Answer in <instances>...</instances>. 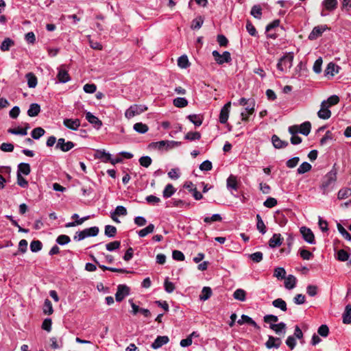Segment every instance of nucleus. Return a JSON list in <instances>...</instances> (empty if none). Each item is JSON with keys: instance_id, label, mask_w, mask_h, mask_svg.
Returning a JSON list of instances; mask_svg holds the SVG:
<instances>
[{"instance_id": "3c124183", "label": "nucleus", "mask_w": 351, "mask_h": 351, "mask_svg": "<svg viewBox=\"0 0 351 351\" xmlns=\"http://www.w3.org/2000/svg\"><path fill=\"white\" fill-rule=\"evenodd\" d=\"M285 275H286V271H285V268L276 267L274 269V276H275L278 279L282 280V279L285 278Z\"/></svg>"}, {"instance_id": "e433bc0d", "label": "nucleus", "mask_w": 351, "mask_h": 351, "mask_svg": "<svg viewBox=\"0 0 351 351\" xmlns=\"http://www.w3.org/2000/svg\"><path fill=\"white\" fill-rule=\"evenodd\" d=\"M272 305L275 308H280L282 311H286L287 310V303L282 298H278V299L274 300L272 302Z\"/></svg>"}, {"instance_id": "0eeeda50", "label": "nucleus", "mask_w": 351, "mask_h": 351, "mask_svg": "<svg viewBox=\"0 0 351 351\" xmlns=\"http://www.w3.org/2000/svg\"><path fill=\"white\" fill-rule=\"evenodd\" d=\"M129 294H130V288L125 285H119L117 287V291L115 294L116 301L121 302Z\"/></svg>"}, {"instance_id": "423d86ee", "label": "nucleus", "mask_w": 351, "mask_h": 351, "mask_svg": "<svg viewBox=\"0 0 351 351\" xmlns=\"http://www.w3.org/2000/svg\"><path fill=\"white\" fill-rule=\"evenodd\" d=\"M300 232L302 235L304 240L309 244H315V236L312 230L305 226H302L300 229Z\"/></svg>"}, {"instance_id": "aec40b11", "label": "nucleus", "mask_w": 351, "mask_h": 351, "mask_svg": "<svg viewBox=\"0 0 351 351\" xmlns=\"http://www.w3.org/2000/svg\"><path fill=\"white\" fill-rule=\"evenodd\" d=\"M238 324L242 325L244 323L248 324L256 329H259V326L250 317L246 315H242L240 319L237 321Z\"/></svg>"}, {"instance_id": "49530a36", "label": "nucleus", "mask_w": 351, "mask_h": 351, "mask_svg": "<svg viewBox=\"0 0 351 351\" xmlns=\"http://www.w3.org/2000/svg\"><path fill=\"white\" fill-rule=\"evenodd\" d=\"M53 312V310L51 301L49 299H46L43 305V313L45 314L51 315Z\"/></svg>"}, {"instance_id": "ea45409f", "label": "nucleus", "mask_w": 351, "mask_h": 351, "mask_svg": "<svg viewBox=\"0 0 351 351\" xmlns=\"http://www.w3.org/2000/svg\"><path fill=\"white\" fill-rule=\"evenodd\" d=\"M133 128L136 132L140 134H145L149 130V128L146 124L141 122L135 123L133 126Z\"/></svg>"}, {"instance_id": "72a5a7b5", "label": "nucleus", "mask_w": 351, "mask_h": 351, "mask_svg": "<svg viewBox=\"0 0 351 351\" xmlns=\"http://www.w3.org/2000/svg\"><path fill=\"white\" fill-rule=\"evenodd\" d=\"M299 128V132L304 136L308 135L311 129V124L309 121H305L302 123Z\"/></svg>"}, {"instance_id": "2eb2a0df", "label": "nucleus", "mask_w": 351, "mask_h": 351, "mask_svg": "<svg viewBox=\"0 0 351 351\" xmlns=\"http://www.w3.org/2000/svg\"><path fill=\"white\" fill-rule=\"evenodd\" d=\"M269 328L274 330L277 335L284 336L287 330V325L284 322L269 325Z\"/></svg>"}, {"instance_id": "69168bd1", "label": "nucleus", "mask_w": 351, "mask_h": 351, "mask_svg": "<svg viewBox=\"0 0 351 351\" xmlns=\"http://www.w3.org/2000/svg\"><path fill=\"white\" fill-rule=\"evenodd\" d=\"M317 332L320 336L323 337H326L329 333V328L327 325L322 324L319 327Z\"/></svg>"}, {"instance_id": "0e129e2a", "label": "nucleus", "mask_w": 351, "mask_h": 351, "mask_svg": "<svg viewBox=\"0 0 351 351\" xmlns=\"http://www.w3.org/2000/svg\"><path fill=\"white\" fill-rule=\"evenodd\" d=\"M8 132L12 134L21 136H25L27 134L25 129L23 128H10L8 130Z\"/></svg>"}, {"instance_id": "338daca9", "label": "nucleus", "mask_w": 351, "mask_h": 351, "mask_svg": "<svg viewBox=\"0 0 351 351\" xmlns=\"http://www.w3.org/2000/svg\"><path fill=\"white\" fill-rule=\"evenodd\" d=\"M203 23L204 20L201 16L196 18L192 21L191 28L194 29H198L202 27Z\"/></svg>"}, {"instance_id": "f257e3e1", "label": "nucleus", "mask_w": 351, "mask_h": 351, "mask_svg": "<svg viewBox=\"0 0 351 351\" xmlns=\"http://www.w3.org/2000/svg\"><path fill=\"white\" fill-rule=\"evenodd\" d=\"M337 180V173L335 171H329L322 179L320 189L324 195L328 194L334 188Z\"/></svg>"}, {"instance_id": "7c9ffc66", "label": "nucleus", "mask_w": 351, "mask_h": 351, "mask_svg": "<svg viewBox=\"0 0 351 351\" xmlns=\"http://www.w3.org/2000/svg\"><path fill=\"white\" fill-rule=\"evenodd\" d=\"M95 156L104 162H107L111 160V154L106 152L105 150H97Z\"/></svg>"}, {"instance_id": "79ce46f5", "label": "nucleus", "mask_w": 351, "mask_h": 351, "mask_svg": "<svg viewBox=\"0 0 351 351\" xmlns=\"http://www.w3.org/2000/svg\"><path fill=\"white\" fill-rule=\"evenodd\" d=\"M45 131L43 128H42L40 127H38V128H34L32 131L31 136L34 139L38 140L41 136H43L45 134Z\"/></svg>"}, {"instance_id": "393cba45", "label": "nucleus", "mask_w": 351, "mask_h": 351, "mask_svg": "<svg viewBox=\"0 0 351 351\" xmlns=\"http://www.w3.org/2000/svg\"><path fill=\"white\" fill-rule=\"evenodd\" d=\"M350 256V254L348 252H346V250H339L337 252V258L338 261H342V262H344V261H349L348 264L349 265H351V258L349 259Z\"/></svg>"}, {"instance_id": "412c9836", "label": "nucleus", "mask_w": 351, "mask_h": 351, "mask_svg": "<svg viewBox=\"0 0 351 351\" xmlns=\"http://www.w3.org/2000/svg\"><path fill=\"white\" fill-rule=\"evenodd\" d=\"M322 5L327 11L332 12L337 8L338 1L337 0H324Z\"/></svg>"}, {"instance_id": "dca6fc26", "label": "nucleus", "mask_w": 351, "mask_h": 351, "mask_svg": "<svg viewBox=\"0 0 351 351\" xmlns=\"http://www.w3.org/2000/svg\"><path fill=\"white\" fill-rule=\"evenodd\" d=\"M340 67L333 62H330L324 71L325 75L327 77H333L335 74L338 73Z\"/></svg>"}, {"instance_id": "cd10ccee", "label": "nucleus", "mask_w": 351, "mask_h": 351, "mask_svg": "<svg viewBox=\"0 0 351 351\" xmlns=\"http://www.w3.org/2000/svg\"><path fill=\"white\" fill-rule=\"evenodd\" d=\"M30 171L31 169L29 164L21 162L19 165L17 173H19V175L24 174L27 176L30 173Z\"/></svg>"}, {"instance_id": "f03ea898", "label": "nucleus", "mask_w": 351, "mask_h": 351, "mask_svg": "<svg viewBox=\"0 0 351 351\" xmlns=\"http://www.w3.org/2000/svg\"><path fill=\"white\" fill-rule=\"evenodd\" d=\"M293 54L287 53L281 57L277 64V69L282 72H287L293 65Z\"/></svg>"}, {"instance_id": "13d9d810", "label": "nucleus", "mask_w": 351, "mask_h": 351, "mask_svg": "<svg viewBox=\"0 0 351 351\" xmlns=\"http://www.w3.org/2000/svg\"><path fill=\"white\" fill-rule=\"evenodd\" d=\"M178 65L182 69L187 68L189 65V60L186 56H182L178 60Z\"/></svg>"}, {"instance_id": "39448f33", "label": "nucleus", "mask_w": 351, "mask_h": 351, "mask_svg": "<svg viewBox=\"0 0 351 351\" xmlns=\"http://www.w3.org/2000/svg\"><path fill=\"white\" fill-rule=\"evenodd\" d=\"M212 55L213 56L215 60L218 64L228 63L232 60L230 53L228 51H226L222 54H220L217 50H214L212 52Z\"/></svg>"}, {"instance_id": "052dcab7", "label": "nucleus", "mask_w": 351, "mask_h": 351, "mask_svg": "<svg viewBox=\"0 0 351 351\" xmlns=\"http://www.w3.org/2000/svg\"><path fill=\"white\" fill-rule=\"evenodd\" d=\"M339 98L337 95H332L328 98L327 100H324L322 102H326V106L331 107L332 106L336 105L339 103Z\"/></svg>"}, {"instance_id": "a18cd8bd", "label": "nucleus", "mask_w": 351, "mask_h": 351, "mask_svg": "<svg viewBox=\"0 0 351 351\" xmlns=\"http://www.w3.org/2000/svg\"><path fill=\"white\" fill-rule=\"evenodd\" d=\"M43 244L39 240L32 241L30 243V250L32 252H38L41 250Z\"/></svg>"}, {"instance_id": "ddd939ff", "label": "nucleus", "mask_w": 351, "mask_h": 351, "mask_svg": "<svg viewBox=\"0 0 351 351\" xmlns=\"http://www.w3.org/2000/svg\"><path fill=\"white\" fill-rule=\"evenodd\" d=\"M57 78L60 83H66L71 80L68 71L64 68V66H61L58 69Z\"/></svg>"}, {"instance_id": "f3484780", "label": "nucleus", "mask_w": 351, "mask_h": 351, "mask_svg": "<svg viewBox=\"0 0 351 351\" xmlns=\"http://www.w3.org/2000/svg\"><path fill=\"white\" fill-rule=\"evenodd\" d=\"M282 341L280 338L269 336L268 340L265 343V346L268 349L280 348Z\"/></svg>"}, {"instance_id": "5fc2aeb1", "label": "nucleus", "mask_w": 351, "mask_h": 351, "mask_svg": "<svg viewBox=\"0 0 351 351\" xmlns=\"http://www.w3.org/2000/svg\"><path fill=\"white\" fill-rule=\"evenodd\" d=\"M222 217L219 214H213L211 217H206L204 219V221L206 223H210L214 221H221Z\"/></svg>"}, {"instance_id": "e2e57ef3", "label": "nucleus", "mask_w": 351, "mask_h": 351, "mask_svg": "<svg viewBox=\"0 0 351 351\" xmlns=\"http://www.w3.org/2000/svg\"><path fill=\"white\" fill-rule=\"evenodd\" d=\"M322 62L323 61L322 58H319L315 61L313 70L315 73L318 74L321 73Z\"/></svg>"}, {"instance_id": "a19ab883", "label": "nucleus", "mask_w": 351, "mask_h": 351, "mask_svg": "<svg viewBox=\"0 0 351 351\" xmlns=\"http://www.w3.org/2000/svg\"><path fill=\"white\" fill-rule=\"evenodd\" d=\"M173 104L177 108H184L188 105L189 102L184 97H176L173 99Z\"/></svg>"}, {"instance_id": "bf43d9fd", "label": "nucleus", "mask_w": 351, "mask_h": 351, "mask_svg": "<svg viewBox=\"0 0 351 351\" xmlns=\"http://www.w3.org/2000/svg\"><path fill=\"white\" fill-rule=\"evenodd\" d=\"M121 242L119 241H114L112 242H110L106 244V250L109 252L114 251L115 250H117L120 247Z\"/></svg>"}, {"instance_id": "603ef678", "label": "nucleus", "mask_w": 351, "mask_h": 351, "mask_svg": "<svg viewBox=\"0 0 351 351\" xmlns=\"http://www.w3.org/2000/svg\"><path fill=\"white\" fill-rule=\"evenodd\" d=\"M201 138V134L198 132H189L184 136V138L189 141L199 140Z\"/></svg>"}, {"instance_id": "37998d69", "label": "nucleus", "mask_w": 351, "mask_h": 351, "mask_svg": "<svg viewBox=\"0 0 351 351\" xmlns=\"http://www.w3.org/2000/svg\"><path fill=\"white\" fill-rule=\"evenodd\" d=\"M312 168L311 164L307 162H302L297 169V172L298 174H303L308 171H309Z\"/></svg>"}, {"instance_id": "a878e982", "label": "nucleus", "mask_w": 351, "mask_h": 351, "mask_svg": "<svg viewBox=\"0 0 351 351\" xmlns=\"http://www.w3.org/2000/svg\"><path fill=\"white\" fill-rule=\"evenodd\" d=\"M155 226L153 223H149L147 227L140 230L137 232L139 237H145L147 234L152 233L154 231Z\"/></svg>"}, {"instance_id": "9b49d317", "label": "nucleus", "mask_w": 351, "mask_h": 351, "mask_svg": "<svg viewBox=\"0 0 351 351\" xmlns=\"http://www.w3.org/2000/svg\"><path fill=\"white\" fill-rule=\"evenodd\" d=\"M63 124L68 129L76 131L80 126V121L78 119H64Z\"/></svg>"}, {"instance_id": "4468645a", "label": "nucleus", "mask_w": 351, "mask_h": 351, "mask_svg": "<svg viewBox=\"0 0 351 351\" xmlns=\"http://www.w3.org/2000/svg\"><path fill=\"white\" fill-rule=\"evenodd\" d=\"M169 341L167 336H158L154 341L151 345L152 348L154 350L158 349L162 346L167 344Z\"/></svg>"}, {"instance_id": "1a4fd4ad", "label": "nucleus", "mask_w": 351, "mask_h": 351, "mask_svg": "<svg viewBox=\"0 0 351 351\" xmlns=\"http://www.w3.org/2000/svg\"><path fill=\"white\" fill-rule=\"evenodd\" d=\"M74 146L75 144L73 142H66L64 138H60L58 140L56 148L59 149L64 152H66L71 150L73 147H74Z\"/></svg>"}, {"instance_id": "7ed1b4c3", "label": "nucleus", "mask_w": 351, "mask_h": 351, "mask_svg": "<svg viewBox=\"0 0 351 351\" xmlns=\"http://www.w3.org/2000/svg\"><path fill=\"white\" fill-rule=\"evenodd\" d=\"M99 231V228L97 226L86 228L82 231L77 232L74 237V239L81 241L88 237H95L98 234Z\"/></svg>"}, {"instance_id": "a211bd4d", "label": "nucleus", "mask_w": 351, "mask_h": 351, "mask_svg": "<svg viewBox=\"0 0 351 351\" xmlns=\"http://www.w3.org/2000/svg\"><path fill=\"white\" fill-rule=\"evenodd\" d=\"M271 142L274 147L276 149H282L288 146L289 143L287 141H282L277 135L274 134L271 136Z\"/></svg>"}, {"instance_id": "9d476101", "label": "nucleus", "mask_w": 351, "mask_h": 351, "mask_svg": "<svg viewBox=\"0 0 351 351\" xmlns=\"http://www.w3.org/2000/svg\"><path fill=\"white\" fill-rule=\"evenodd\" d=\"M328 29L326 25H318L315 27L308 35V39L313 40L321 36L322 34Z\"/></svg>"}, {"instance_id": "09e8293b", "label": "nucleus", "mask_w": 351, "mask_h": 351, "mask_svg": "<svg viewBox=\"0 0 351 351\" xmlns=\"http://www.w3.org/2000/svg\"><path fill=\"white\" fill-rule=\"evenodd\" d=\"M250 13L254 18L260 19L262 16V9L260 5H255L252 8Z\"/></svg>"}, {"instance_id": "de8ad7c7", "label": "nucleus", "mask_w": 351, "mask_h": 351, "mask_svg": "<svg viewBox=\"0 0 351 351\" xmlns=\"http://www.w3.org/2000/svg\"><path fill=\"white\" fill-rule=\"evenodd\" d=\"M117 233V228L114 226L107 225L105 226V235L108 237H114Z\"/></svg>"}, {"instance_id": "473e14b6", "label": "nucleus", "mask_w": 351, "mask_h": 351, "mask_svg": "<svg viewBox=\"0 0 351 351\" xmlns=\"http://www.w3.org/2000/svg\"><path fill=\"white\" fill-rule=\"evenodd\" d=\"M187 119L197 127L202 124L203 119L200 114H189Z\"/></svg>"}, {"instance_id": "c03bdc74", "label": "nucleus", "mask_w": 351, "mask_h": 351, "mask_svg": "<svg viewBox=\"0 0 351 351\" xmlns=\"http://www.w3.org/2000/svg\"><path fill=\"white\" fill-rule=\"evenodd\" d=\"M245 291L243 289H237L233 294L234 298L238 300L239 301H245Z\"/></svg>"}, {"instance_id": "20e7f679", "label": "nucleus", "mask_w": 351, "mask_h": 351, "mask_svg": "<svg viewBox=\"0 0 351 351\" xmlns=\"http://www.w3.org/2000/svg\"><path fill=\"white\" fill-rule=\"evenodd\" d=\"M147 110L145 105L134 104L131 106L125 112V117L127 119H131L136 115H138Z\"/></svg>"}, {"instance_id": "b1692460", "label": "nucleus", "mask_w": 351, "mask_h": 351, "mask_svg": "<svg viewBox=\"0 0 351 351\" xmlns=\"http://www.w3.org/2000/svg\"><path fill=\"white\" fill-rule=\"evenodd\" d=\"M296 282V278L294 276L290 274L287 278H285V287L289 290L293 289L295 287Z\"/></svg>"}, {"instance_id": "774afa93", "label": "nucleus", "mask_w": 351, "mask_h": 351, "mask_svg": "<svg viewBox=\"0 0 351 351\" xmlns=\"http://www.w3.org/2000/svg\"><path fill=\"white\" fill-rule=\"evenodd\" d=\"M127 209L123 206H117L113 213L115 215L125 216L127 215Z\"/></svg>"}, {"instance_id": "8fccbe9b", "label": "nucleus", "mask_w": 351, "mask_h": 351, "mask_svg": "<svg viewBox=\"0 0 351 351\" xmlns=\"http://www.w3.org/2000/svg\"><path fill=\"white\" fill-rule=\"evenodd\" d=\"M56 241L58 244L60 245H64L66 244H68L71 241V239L69 236L66 234H61L57 237Z\"/></svg>"}, {"instance_id": "f704fd0d", "label": "nucleus", "mask_w": 351, "mask_h": 351, "mask_svg": "<svg viewBox=\"0 0 351 351\" xmlns=\"http://www.w3.org/2000/svg\"><path fill=\"white\" fill-rule=\"evenodd\" d=\"M227 188L229 190L237 191V181L236 177L233 176H230L227 179Z\"/></svg>"}, {"instance_id": "58836bf2", "label": "nucleus", "mask_w": 351, "mask_h": 351, "mask_svg": "<svg viewBox=\"0 0 351 351\" xmlns=\"http://www.w3.org/2000/svg\"><path fill=\"white\" fill-rule=\"evenodd\" d=\"M351 196V189L350 188H343L340 189L337 194V198L339 199H344Z\"/></svg>"}, {"instance_id": "f8f14e48", "label": "nucleus", "mask_w": 351, "mask_h": 351, "mask_svg": "<svg viewBox=\"0 0 351 351\" xmlns=\"http://www.w3.org/2000/svg\"><path fill=\"white\" fill-rule=\"evenodd\" d=\"M317 116L322 119H328L331 117V112L326 102H322L321 108L317 112Z\"/></svg>"}, {"instance_id": "bb28decb", "label": "nucleus", "mask_w": 351, "mask_h": 351, "mask_svg": "<svg viewBox=\"0 0 351 351\" xmlns=\"http://www.w3.org/2000/svg\"><path fill=\"white\" fill-rule=\"evenodd\" d=\"M40 111V106L39 104L34 103L30 104L29 108L27 110L28 116L34 117L37 116Z\"/></svg>"}, {"instance_id": "6e6d98bb", "label": "nucleus", "mask_w": 351, "mask_h": 351, "mask_svg": "<svg viewBox=\"0 0 351 351\" xmlns=\"http://www.w3.org/2000/svg\"><path fill=\"white\" fill-rule=\"evenodd\" d=\"M337 229L345 239L351 241V234L340 223L337 224Z\"/></svg>"}, {"instance_id": "4c0bfd02", "label": "nucleus", "mask_w": 351, "mask_h": 351, "mask_svg": "<svg viewBox=\"0 0 351 351\" xmlns=\"http://www.w3.org/2000/svg\"><path fill=\"white\" fill-rule=\"evenodd\" d=\"M14 45V40H12L10 38H6L1 43L0 49L2 51H6L10 49V48Z\"/></svg>"}, {"instance_id": "c9c22d12", "label": "nucleus", "mask_w": 351, "mask_h": 351, "mask_svg": "<svg viewBox=\"0 0 351 351\" xmlns=\"http://www.w3.org/2000/svg\"><path fill=\"white\" fill-rule=\"evenodd\" d=\"M176 192V189L171 184H168L165 187L162 191V196L165 198H169L171 197Z\"/></svg>"}, {"instance_id": "4be33fe9", "label": "nucleus", "mask_w": 351, "mask_h": 351, "mask_svg": "<svg viewBox=\"0 0 351 351\" xmlns=\"http://www.w3.org/2000/svg\"><path fill=\"white\" fill-rule=\"evenodd\" d=\"M342 321L345 324H351V304H347L342 315Z\"/></svg>"}, {"instance_id": "864d4df0", "label": "nucleus", "mask_w": 351, "mask_h": 351, "mask_svg": "<svg viewBox=\"0 0 351 351\" xmlns=\"http://www.w3.org/2000/svg\"><path fill=\"white\" fill-rule=\"evenodd\" d=\"M139 163L142 167L147 168L152 162V158L148 156H144L139 158Z\"/></svg>"}, {"instance_id": "c756f323", "label": "nucleus", "mask_w": 351, "mask_h": 351, "mask_svg": "<svg viewBox=\"0 0 351 351\" xmlns=\"http://www.w3.org/2000/svg\"><path fill=\"white\" fill-rule=\"evenodd\" d=\"M212 289L209 287H204L201 294L199 295V300L202 301H206L208 300L212 295Z\"/></svg>"}, {"instance_id": "5701e85b", "label": "nucleus", "mask_w": 351, "mask_h": 351, "mask_svg": "<svg viewBox=\"0 0 351 351\" xmlns=\"http://www.w3.org/2000/svg\"><path fill=\"white\" fill-rule=\"evenodd\" d=\"M281 235L280 234H274L269 241V245L271 247L274 248L279 247L282 244Z\"/></svg>"}, {"instance_id": "4d7b16f0", "label": "nucleus", "mask_w": 351, "mask_h": 351, "mask_svg": "<svg viewBox=\"0 0 351 351\" xmlns=\"http://www.w3.org/2000/svg\"><path fill=\"white\" fill-rule=\"evenodd\" d=\"M263 321L269 325L276 324L275 323L278 321V317L274 315H266L263 317Z\"/></svg>"}, {"instance_id": "c85d7f7f", "label": "nucleus", "mask_w": 351, "mask_h": 351, "mask_svg": "<svg viewBox=\"0 0 351 351\" xmlns=\"http://www.w3.org/2000/svg\"><path fill=\"white\" fill-rule=\"evenodd\" d=\"M256 228L262 234H264L267 232L266 226L259 214L256 216Z\"/></svg>"}, {"instance_id": "6ab92c4d", "label": "nucleus", "mask_w": 351, "mask_h": 351, "mask_svg": "<svg viewBox=\"0 0 351 351\" xmlns=\"http://www.w3.org/2000/svg\"><path fill=\"white\" fill-rule=\"evenodd\" d=\"M86 119L95 128H99L102 125L101 121L90 112L86 113Z\"/></svg>"}, {"instance_id": "680f3d73", "label": "nucleus", "mask_w": 351, "mask_h": 351, "mask_svg": "<svg viewBox=\"0 0 351 351\" xmlns=\"http://www.w3.org/2000/svg\"><path fill=\"white\" fill-rule=\"evenodd\" d=\"M250 258L254 263H260L263 258V254L261 252H256L249 254Z\"/></svg>"}, {"instance_id": "6e6552de", "label": "nucleus", "mask_w": 351, "mask_h": 351, "mask_svg": "<svg viewBox=\"0 0 351 351\" xmlns=\"http://www.w3.org/2000/svg\"><path fill=\"white\" fill-rule=\"evenodd\" d=\"M230 107L231 102L228 101L221 109L219 117V121L221 123L225 124L228 121Z\"/></svg>"}, {"instance_id": "2f4dec72", "label": "nucleus", "mask_w": 351, "mask_h": 351, "mask_svg": "<svg viewBox=\"0 0 351 351\" xmlns=\"http://www.w3.org/2000/svg\"><path fill=\"white\" fill-rule=\"evenodd\" d=\"M27 80V85L29 88H35L37 85V77L32 73H28L25 75Z\"/></svg>"}]
</instances>
